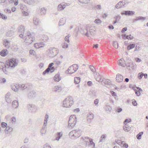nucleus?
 <instances>
[{
	"instance_id": "1",
	"label": "nucleus",
	"mask_w": 148,
	"mask_h": 148,
	"mask_svg": "<svg viewBox=\"0 0 148 148\" xmlns=\"http://www.w3.org/2000/svg\"><path fill=\"white\" fill-rule=\"evenodd\" d=\"M95 27L91 25H86L84 29L81 31V33L87 37L94 36L95 34Z\"/></svg>"
},
{
	"instance_id": "2",
	"label": "nucleus",
	"mask_w": 148,
	"mask_h": 148,
	"mask_svg": "<svg viewBox=\"0 0 148 148\" xmlns=\"http://www.w3.org/2000/svg\"><path fill=\"white\" fill-rule=\"evenodd\" d=\"M18 62V60L14 58L10 59L5 65V67L8 71L9 69H12L16 66Z\"/></svg>"
},
{
	"instance_id": "3",
	"label": "nucleus",
	"mask_w": 148,
	"mask_h": 148,
	"mask_svg": "<svg viewBox=\"0 0 148 148\" xmlns=\"http://www.w3.org/2000/svg\"><path fill=\"white\" fill-rule=\"evenodd\" d=\"M24 42L27 45H29L32 43L35 40V34L30 32H27L25 36Z\"/></svg>"
},
{
	"instance_id": "4",
	"label": "nucleus",
	"mask_w": 148,
	"mask_h": 148,
	"mask_svg": "<svg viewBox=\"0 0 148 148\" xmlns=\"http://www.w3.org/2000/svg\"><path fill=\"white\" fill-rule=\"evenodd\" d=\"M81 130L79 129L73 130L69 133V136L71 138L76 139L81 136Z\"/></svg>"
},
{
	"instance_id": "5",
	"label": "nucleus",
	"mask_w": 148,
	"mask_h": 148,
	"mask_svg": "<svg viewBox=\"0 0 148 148\" xmlns=\"http://www.w3.org/2000/svg\"><path fill=\"white\" fill-rule=\"evenodd\" d=\"M73 99L71 96H69L66 98L63 101V105L64 107H70L73 104Z\"/></svg>"
},
{
	"instance_id": "6",
	"label": "nucleus",
	"mask_w": 148,
	"mask_h": 148,
	"mask_svg": "<svg viewBox=\"0 0 148 148\" xmlns=\"http://www.w3.org/2000/svg\"><path fill=\"white\" fill-rule=\"evenodd\" d=\"M77 121V118L75 115H71L69 118L68 121V127L73 128L75 125Z\"/></svg>"
},
{
	"instance_id": "7",
	"label": "nucleus",
	"mask_w": 148,
	"mask_h": 148,
	"mask_svg": "<svg viewBox=\"0 0 148 148\" xmlns=\"http://www.w3.org/2000/svg\"><path fill=\"white\" fill-rule=\"evenodd\" d=\"M48 55L50 57L53 58L56 56L58 53V50L56 48H51L47 51Z\"/></svg>"
},
{
	"instance_id": "8",
	"label": "nucleus",
	"mask_w": 148,
	"mask_h": 148,
	"mask_svg": "<svg viewBox=\"0 0 148 148\" xmlns=\"http://www.w3.org/2000/svg\"><path fill=\"white\" fill-rule=\"evenodd\" d=\"M78 69V66L76 64H74L69 67L66 73L69 74H71L77 71Z\"/></svg>"
},
{
	"instance_id": "9",
	"label": "nucleus",
	"mask_w": 148,
	"mask_h": 148,
	"mask_svg": "<svg viewBox=\"0 0 148 148\" xmlns=\"http://www.w3.org/2000/svg\"><path fill=\"white\" fill-rule=\"evenodd\" d=\"M47 8L45 7L39 8L37 10L38 14L40 16L45 15L46 14Z\"/></svg>"
},
{
	"instance_id": "10",
	"label": "nucleus",
	"mask_w": 148,
	"mask_h": 148,
	"mask_svg": "<svg viewBox=\"0 0 148 148\" xmlns=\"http://www.w3.org/2000/svg\"><path fill=\"white\" fill-rule=\"evenodd\" d=\"M47 120V119L44 121V124L40 130L41 135L42 136L45 135L46 132V127Z\"/></svg>"
},
{
	"instance_id": "11",
	"label": "nucleus",
	"mask_w": 148,
	"mask_h": 148,
	"mask_svg": "<svg viewBox=\"0 0 148 148\" xmlns=\"http://www.w3.org/2000/svg\"><path fill=\"white\" fill-rule=\"evenodd\" d=\"M5 65L3 62H0V70L2 69L3 72L6 74H8L9 72L5 67Z\"/></svg>"
},
{
	"instance_id": "12",
	"label": "nucleus",
	"mask_w": 148,
	"mask_h": 148,
	"mask_svg": "<svg viewBox=\"0 0 148 148\" xmlns=\"http://www.w3.org/2000/svg\"><path fill=\"white\" fill-rule=\"evenodd\" d=\"M135 13V12L134 11L127 10L123 11V12H121V14L122 15H124L126 16L127 15L129 16H132L134 15Z\"/></svg>"
},
{
	"instance_id": "13",
	"label": "nucleus",
	"mask_w": 148,
	"mask_h": 148,
	"mask_svg": "<svg viewBox=\"0 0 148 148\" xmlns=\"http://www.w3.org/2000/svg\"><path fill=\"white\" fill-rule=\"evenodd\" d=\"M11 88L12 90L15 92H17L19 89V84H13L11 85Z\"/></svg>"
},
{
	"instance_id": "14",
	"label": "nucleus",
	"mask_w": 148,
	"mask_h": 148,
	"mask_svg": "<svg viewBox=\"0 0 148 148\" xmlns=\"http://www.w3.org/2000/svg\"><path fill=\"white\" fill-rule=\"evenodd\" d=\"M104 78L103 76L99 74L96 75L95 76V79L99 82H102L104 81Z\"/></svg>"
},
{
	"instance_id": "15",
	"label": "nucleus",
	"mask_w": 148,
	"mask_h": 148,
	"mask_svg": "<svg viewBox=\"0 0 148 148\" xmlns=\"http://www.w3.org/2000/svg\"><path fill=\"white\" fill-rule=\"evenodd\" d=\"M125 4V1H121L116 5L115 7L116 8L118 9L122 8L123 6H124Z\"/></svg>"
},
{
	"instance_id": "16",
	"label": "nucleus",
	"mask_w": 148,
	"mask_h": 148,
	"mask_svg": "<svg viewBox=\"0 0 148 148\" xmlns=\"http://www.w3.org/2000/svg\"><path fill=\"white\" fill-rule=\"evenodd\" d=\"M66 3L62 2L59 4L58 6V11H61L63 10L66 7Z\"/></svg>"
},
{
	"instance_id": "17",
	"label": "nucleus",
	"mask_w": 148,
	"mask_h": 148,
	"mask_svg": "<svg viewBox=\"0 0 148 148\" xmlns=\"http://www.w3.org/2000/svg\"><path fill=\"white\" fill-rule=\"evenodd\" d=\"M15 29L12 28L11 29L7 31L6 33V36L8 37H11L13 36L14 34Z\"/></svg>"
},
{
	"instance_id": "18",
	"label": "nucleus",
	"mask_w": 148,
	"mask_h": 148,
	"mask_svg": "<svg viewBox=\"0 0 148 148\" xmlns=\"http://www.w3.org/2000/svg\"><path fill=\"white\" fill-rule=\"evenodd\" d=\"M34 47L37 49L43 47L45 46V44L43 42L35 43L34 45Z\"/></svg>"
},
{
	"instance_id": "19",
	"label": "nucleus",
	"mask_w": 148,
	"mask_h": 148,
	"mask_svg": "<svg viewBox=\"0 0 148 148\" xmlns=\"http://www.w3.org/2000/svg\"><path fill=\"white\" fill-rule=\"evenodd\" d=\"M37 0H24V2L28 5H32L36 3Z\"/></svg>"
},
{
	"instance_id": "20",
	"label": "nucleus",
	"mask_w": 148,
	"mask_h": 148,
	"mask_svg": "<svg viewBox=\"0 0 148 148\" xmlns=\"http://www.w3.org/2000/svg\"><path fill=\"white\" fill-rule=\"evenodd\" d=\"M123 77L119 74H118L116 75V80L118 82H121L123 80Z\"/></svg>"
},
{
	"instance_id": "21",
	"label": "nucleus",
	"mask_w": 148,
	"mask_h": 148,
	"mask_svg": "<svg viewBox=\"0 0 148 148\" xmlns=\"http://www.w3.org/2000/svg\"><path fill=\"white\" fill-rule=\"evenodd\" d=\"M63 89V88L60 86H55L53 88L54 91L56 92H60Z\"/></svg>"
},
{
	"instance_id": "22",
	"label": "nucleus",
	"mask_w": 148,
	"mask_h": 148,
	"mask_svg": "<svg viewBox=\"0 0 148 148\" xmlns=\"http://www.w3.org/2000/svg\"><path fill=\"white\" fill-rule=\"evenodd\" d=\"M134 91L135 92L136 95L139 96L140 95L141 92H142V89L139 87H137L134 89Z\"/></svg>"
},
{
	"instance_id": "23",
	"label": "nucleus",
	"mask_w": 148,
	"mask_h": 148,
	"mask_svg": "<svg viewBox=\"0 0 148 148\" xmlns=\"http://www.w3.org/2000/svg\"><path fill=\"white\" fill-rule=\"evenodd\" d=\"M63 134L62 132H57L56 134V137L55 140L57 141H59L60 138L62 137Z\"/></svg>"
},
{
	"instance_id": "24",
	"label": "nucleus",
	"mask_w": 148,
	"mask_h": 148,
	"mask_svg": "<svg viewBox=\"0 0 148 148\" xmlns=\"http://www.w3.org/2000/svg\"><path fill=\"white\" fill-rule=\"evenodd\" d=\"M118 64L122 67H125L126 65L125 62L123 59H121L119 60Z\"/></svg>"
},
{
	"instance_id": "25",
	"label": "nucleus",
	"mask_w": 148,
	"mask_h": 148,
	"mask_svg": "<svg viewBox=\"0 0 148 148\" xmlns=\"http://www.w3.org/2000/svg\"><path fill=\"white\" fill-rule=\"evenodd\" d=\"M27 107L28 109L32 112H34L36 111V109L34 105L32 104H29L27 105Z\"/></svg>"
},
{
	"instance_id": "26",
	"label": "nucleus",
	"mask_w": 148,
	"mask_h": 148,
	"mask_svg": "<svg viewBox=\"0 0 148 148\" xmlns=\"http://www.w3.org/2000/svg\"><path fill=\"white\" fill-rule=\"evenodd\" d=\"M146 19V17L142 16H139L136 17L135 19L133 20V22H135L138 21H144Z\"/></svg>"
},
{
	"instance_id": "27",
	"label": "nucleus",
	"mask_w": 148,
	"mask_h": 148,
	"mask_svg": "<svg viewBox=\"0 0 148 148\" xmlns=\"http://www.w3.org/2000/svg\"><path fill=\"white\" fill-rule=\"evenodd\" d=\"M16 121V119L15 117H12L11 118L10 122V126L11 127L14 125Z\"/></svg>"
},
{
	"instance_id": "28",
	"label": "nucleus",
	"mask_w": 148,
	"mask_h": 148,
	"mask_svg": "<svg viewBox=\"0 0 148 148\" xmlns=\"http://www.w3.org/2000/svg\"><path fill=\"white\" fill-rule=\"evenodd\" d=\"M8 53L7 49H3L0 52V55L3 57H4L6 56Z\"/></svg>"
},
{
	"instance_id": "29",
	"label": "nucleus",
	"mask_w": 148,
	"mask_h": 148,
	"mask_svg": "<svg viewBox=\"0 0 148 148\" xmlns=\"http://www.w3.org/2000/svg\"><path fill=\"white\" fill-rule=\"evenodd\" d=\"M18 102L16 100L13 101L12 102V106L14 108H18Z\"/></svg>"
},
{
	"instance_id": "30",
	"label": "nucleus",
	"mask_w": 148,
	"mask_h": 148,
	"mask_svg": "<svg viewBox=\"0 0 148 148\" xmlns=\"http://www.w3.org/2000/svg\"><path fill=\"white\" fill-rule=\"evenodd\" d=\"M33 23L35 25H38L40 23V20L39 18L36 17H34L33 20Z\"/></svg>"
},
{
	"instance_id": "31",
	"label": "nucleus",
	"mask_w": 148,
	"mask_h": 148,
	"mask_svg": "<svg viewBox=\"0 0 148 148\" xmlns=\"http://www.w3.org/2000/svg\"><path fill=\"white\" fill-rule=\"evenodd\" d=\"M36 94V93L33 90L31 91L28 94V96L29 98H31L34 96Z\"/></svg>"
},
{
	"instance_id": "32",
	"label": "nucleus",
	"mask_w": 148,
	"mask_h": 148,
	"mask_svg": "<svg viewBox=\"0 0 148 148\" xmlns=\"http://www.w3.org/2000/svg\"><path fill=\"white\" fill-rule=\"evenodd\" d=\"M53 79L55 81L58 82L61 80V78L60 74H56L54 76Z\"/></svg>"
},
{
	"instance_id": "33",
	"label": "nucleus",
	"mask_w": 148,
	"mask_h": 148,
	"mask_svg": "<svg viewBox=\"0 0 148 148\" xmlns=\"http://www.w3.org/2000/svg\"><path fill=\"white\" fill-rule=\"evenodd\" d=\"M10 41L7 39L4 40H3V44L6 47H9Z\"/></svg>"
},
{
	"instance_id": "34",
	"label": "nucleus",
	"mask_w": 148,
	"mask_h": 148,
	"mask_svg": "<svg viewBox=\"0 0 148 148\" xmlns=\"http://www.w3.org/2000/svg\"><path fill=\"white\" fill-rule=\"evenodd\" d=\"M25 27L23 25L20 26L18 28V30L19 32L21 33H23L25 31Z\"/></svg>"
},
{
	"instance_id": "35",
	"label": "nucleus",
	"mask_w": 148,
	"mask_h": 148,
	"mask_svg": "<svg viewBox=\"0 0 148 148\" xmlns=\"http://www.w3.org/2000/svg\"><path fill=\"white\" fill-rule=\"evenodd\" d=\"M90 0H78L81 4L85 5L88 4Z\"/></svg>"
},
{
	"instance_id": "36",
	"label": "nucleus",
	"mask_w": 148,
	"mask_h": 148,
	"mask_svg": "<svg viewBox=\"0 0 148 148\" xmlns=\"http://www.w3.org/2000/svg\"><path fill=\"white\" fill-rule=\"evenodd\" d=\"M125 126L123 127V129L125 131L128 132L131 130V127L128 126L127 123L125 124Z\"/></svg>"
},
{
	"instance_id": "37",
	"label": "nucleus",
	"mask_w": 148,
	"mask_h": 148,
	"mask_svg": "<svg viewBox=\"0 0 148 148\" xmlns=\"http://www.w3.org/2000/svg\"><path fill=\"white\" fill-rule=\"evenodd\" d=\"M65 20L64 18H61L59 21V26L63 25L65 23Z\"/></svg>"
},
{
	"instance_id": "38",
	"label": "nucleus",
	"mask_w": 148,
	"mask_h": 148,
	"mask_svg": "<svg viewBox=\"0 0 148 148\" xmlns=\"http://www.w3.org/2000/svg\"><path fill=\"white\" fill-rule=\"evenodd\" d=\"M93 118V115L92 113L90 114L87 116V121L90 122L91 120Z\"/></svg>"
},
{
	"instance_id": "39",
	"label": "nucleus",
	"mask_w": 148,
	"mask_h": 148,
	"mask_svg": "<svg viewBox=\"0 0 148 148\" xmlns=\"http://www.w3.org/2000/svg\"><path fill=\"white\" fill-rule=\"evenodd\" d=\"M69 43L65 42L62 43V48L64 49H66L69 47Z\"/></svg>"
},
{
	"instance_id": "40",
	"label": "nucleus",
	"mask_w": 148,
	"mask_h": 148,
	"mask_svg": "<svg viewBox=\"0 0 148 148\" xmlns=\"http://www.w3.org/2000/svg\"><path fill=\"white\" fill-rule=\"evenodd\" d=\"M90 138H89L88 137L85 136L82 137L81 138V140H82L83 141H84L85 142L88 143L89 142V141L90 140Z\"/></svg>"
},
{
	"instance_id": "41",
	"label": "nucleus",
	"mask_w": 148,
	"mask_h": 148,
	"mask_svg": "<svg viewBox=\"0 0 148 148\" xmlns=\"http://www.w3.org/2000/svg\"><path fill=\"white\" fill-rule=\"evenodd\" d=\"M80 78L79 77H76L74 78V82L76 84H79L80 82Z\"/></svg>"
},
{
	"instance_id": "42",
	"label": "nucleus",
	"mask_w": 148,
	"mask_h": 148,
	"mask_svg": "<svg viewBox=\"0 0 148 148\" xmlns=\"http://www.w3.org/2000/svg\"><path fill=\"white\" fill-rule=\"evenodd\" d=\"M103 82L106 85H110L111 84L110 81L108 79H104V81H103Z\"/></svg>"
},
{
	"instance_id": "43",
	"label": "nucleus",
	"mask_w": 148,
	"mask_h": 148,
	"mask_svg": "<svg viewBox=\"0 0 148 148\" xmlns=\"http://www.w3.org/2000/svg\"><path fill=\"white\" fill-rule=\"evenodd\" d=\"M0 18L5 20L7 19V17L5 15L0 13Z\"/></svg>"
},
{
	"instance_id": "44",
	"label": "nucleus",
	"mask_w": 148,
	"mask_h": 148,
	"mask_svg": "<svg viewBox=\"0 0 148 148\" xmlns=\"http://www.w3.org/2000/svg\"><path fill=\"white\" fill-rule=\"evenodd\" d=\"M105 109L106 111H111L112 110V108L107 103L105 106Z\"/></svg>"
},
{
	"instance_id": "45",
	"label": "nucleus",
	"mask_w": 148,
	"mask_h": 148,
	"mask_svg": "<svg viewBox=\"0 0 148 148\" xmlns=\"http://www.w3.org/2000/svg\"><path fill=\"white\" fill-rule=\"evenodd\" d=\"M12 128L8 126H7L5 129V131H7L8 132H12Z\"/></svg>"
},
{
	"instance_id": "46",
	"label": "nucleus",
	"mask_w": 148,
	"mask_h": 148,
	"mask_svg": "<svg viewBox=\"0 0 148 148\" xmlns=\"http://www.w3.org/2000/svg\"><path fill=\"white\" fill-rule=\"evenodd\" d=\"M19 88L23 90L25 89L27 87V86L25 84H19Z\"/></svg>"
},
{
	"instance_id": "47",
	"label": "nucleus",
	"mask_w": 148,
	"mask_h": 148,
	"mask_svg": "<svg viewBox=\"0 0 148 148\" xmlns=\"http://www.w3.org/2000/svg\"><path fill=\"white\" fill-rule=\"evenodd\" d=\"M127 66L129 67L132 68V69H134L135 68V66L134 65V63L132 62H129L128 64L127 65Z\"/></svg>"
},
{
	"instance_id": "48",
	"label": "nucleus",
	"mask_w": 148,
	"mask_h": 148,
	"mask_svg": "<svg viewBox=\"0 0 148 148\" xmlns=\"http://www.w3.org/2000/svg\"><path fill=\"white\" fill-rule=\"evenodd\" d=\"M135 47V44H130L129 45L127 46V49L128 50H130V49H131L133 48H134Z\"/></svg>"
},
{
	"instance_id": "49",
	"label": "nucleus",
	"mask_w": 148,
	"mask_h": 148,
	"mask_svg": "<svg viewBox=\"0 0 148 148\" xmlns=\"http://www.w3.org/2000/svg\"><path fill=\"white\" fill-rule=\"evenodd\" d=\"M70 34H68L67 36H66L64 38V40L65 42H67L68 43H69V38L70 36Z\"/></svg>"
},
{
	"instance_id": "50",
	"label": "nucleus",
	"mask_w": 148,
	"mask_h": 148,
	"mask_svg": "<svg viewBox=\"0 0 148 148\" xmlns=\"http://www.w3.org/2000/svg\"><path fill=\"white\" fill-rule=\"evenodd\" d=\"M20 8L23 11L26 10L27 9V7L25 5L23 4L21 5Z\"/></svg>"
},
{
	"instance_id": "51",
	"label": "nucleus",
	"mask_w": 148,
	"mask_h": 148,
	"mask_svg": "<svg viewBox=\"0 0 148 148\" xmlns=\"http://www.w3.org/2000/svg\"><path fill=\"white\" fill-rule=\"evenodd\" d=\"M94 22L98 25H99L101 23L102 21L100 19L98 18L95 20Z\"/></svg>"
},
{
	"instance_id": "52",
	"label": "nucleus",
	"mask_w": 148,
	"mask_h": 148,
	"mask_svg": "<svg viewBox=\"0 0 148 148\" xmlns=\"http://www.w3.org/2000/svg\"><path fill=\"white\" fill-rule=\"evenodd\" d=\"M113 45L115 49H117L118 47V44L117 42L116 41L113 42Z\"/></svg>"
},
{
	"instance_id": "53",
	"label": "nucleus",
	"mask_w": 148,
	"mask_h": 148,
	"mask_svg": "<svg viewBox=\"0 0 148 148\" xmlns=\"http://www.w3.org/2000/svg\"><path fill=\"white\" fill-rule=\"evenodd\" d=\"M143 132H140L136 136V138L138 140H139L141 139L142 135L143 134Z\"/></svg>"
},
{
	"instance_id": "54",
	"label": "nucleus",
	"mask_w": 148,
	"mask_h": 148,
	"mask_svg": "<svg viewBox=\"0 0 148 148\" xmlns=\"http://www.w3.org/2000/svg\"><path fill=\"white\" fill-rule=\"evenodd\" d=\"M95 8L96 9L98 10H100L102 9V7L101 5H96L95 6Z\"/></svg>"
},
{
	"instance_id": "55",
	"label": "nucleus",
	"mask_w": 148,
	"mask_h": 148,
	"mask_svg": "<svg viewBox=\"0 0 148 148\" xmlns=\"http://www.w3.org/2000/svg\"><path fill=\"white\" fill-rule=\"evenodd\" d=\"M12 49L14 51H17L18 49V47L16 45H14L12 47Z\"/></svg>"
},
{
	"instance_id": "56",
	"label": "nucleus",
	"mask_w": 148,
	"mask_h": 148,
	"mask_svg": "<svg viewBox=\"0 0 148 148\" xmlns=\"http://www.w3.org/2000/svg\"><path fill=\"white\" fill-rule=\"evenodd\" d=\"M29 53L31 55H33L34 56H36V54L35 52L33 50H30L29 51Z\"/></svg>"
},
{
	"instance_id": "57",
	"label": "nucleus",
	"mask_w": 148,
	"mask_h": 148,
	"mask_svg": "<svg viewBox=\"0 0 148 148\" xmlns=\"http://www.w3.org/2000/svg\"><path fill=\"white\" fill-rule=\"evenodd\" d=\"M89 68L92 71L93 73H95L96 72V70L93 66L90 65L89 66Z\"/></svg>"
},
{
	"instance_id": "58",
	"label": "nucleus",
	"mask_w": 148,
	"mask_h": 148,
	"mask_svg": "<svg viewBox=\"0 0 148 148\" xmlns=\"http://www.w3.org/2000/svg\"><path fill=\"white\" fill-rule=\"evenodd\" d=\"M144 73H139L138 75V77L139 79H141L143 76Z\"/></svg>"
},
{
	"instance_id": "59",
	"label": "nucleus",
	"mask_w": 148,
	"mask_h": 148,
	"mask_svg": "<svg viewBox=\"0 0 148 148\" xmlns=\"http://www.w3.org/2000/svg\"><path fill=\"white\" fill-rule=\"evenodd\" d=\"M88 143H89L90 145L93 147H94L95 146V144L93 142L92 140V139H90Z\"/></svg>"
},
{
	"instance_id": "60",
	"label": "nucleus",
	"mask_w": 148,
	"mask_h": 148,
	"mask_svg": "<svg viewBox=\"0 0 148 148\" xmlns=\"http://www.w3.org/2000/svg\"><path fill=\"white\" fill-rule=\"evenodd\" d=\"M106 135H103L101 137V139L100 140V142H101L103 141L106 137Z\"/></svg>"
},
{
	"instance_id": "61",
	"label": "nucleus",
	"mask_w": 148,
	"mask_h": 148,
	"mask_svg": "<svg viewBox=\"0 0 148 148\" xmlns=\"http://www.w3.org/2000/svg\"><path fill=\"white\" fill-rule=\"evenodd\" d=\"M50 71V69H47L43 73V74L45 75L46 73H48Z\"/></svg>"
},
{
	"instance_id": "62",
	"label": "nucleus",
	"mask_w": 148,
	"mask_h": 148,
	"mask_svg": "<svg viewBox=\"0 0 148 148\" xmlns=\"http://www.w3.org/2000/svg\"><path fill=\"white\" fill-rule=\"evenodd\" d=\"M126 38L128 40H132L134 38V37L133 36H132L131 34H130L129 35L127 36L126 37Z\"/></svg>"
},
{
	"instance_id": "63",
	"label": "nucleus",
	"mask_w": 148,
	"mask_h": 148,
	"mask_svg": "<svg viewBox=\"0 0 148 148\" xmlns=\"http://www.w3.org/2000/svg\"><path fill=\"white\" fill-rule=\"evenodd\" d=\"M43 40H44L47 41L49 39L48 36H47L46 35H43Z\"/></svg>"
},
{
	"instance_id": "64",
	"label": "nucleus",
	"mask_w": 148,
	"mask_h": 148,
	"mask_svg": "<svg viewBox=\"0 0 148 148\" xmlns=\"http://www.w3.org/2000/svg\"><path fill=\"white\" fill-rule=\"evenodd\" d=\"M22 13L23 15L25 16H29V13L27 11H24Z\"/></svg>"
}]
</instances>
